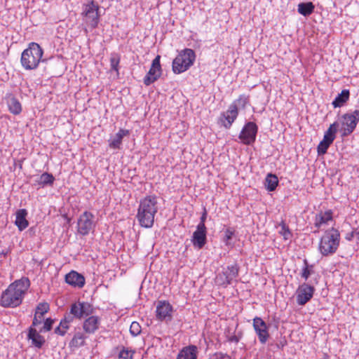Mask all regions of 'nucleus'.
I'll use <instances>...</instances> for the list:
<instances>
[{
    "label": "nucleus",
    "instance_id": "1",
    "mask_svg": "<svg viewBox=\"0 0 359 359\" xmlns=\"http://www.w3.org/2000/svg\"><path fill=\"white\" fill-rule=\"evenodd\" d=\"M29 285V280L27 278H22L11 283L1 295V306L13 308L19 306Z\"/></svg>",
    "mask_w": 359,
    "mask_h": 359
},
{
    "label": "nucleus",
    "instance_id": "2",
    "mask_svg": "<svg viewBox=\"0 0 359 359\" xmlns=\"http://www.w3.org/2000/svg\"><path fill=\"white\" fill-rule=\"evenodd\" d=\"M157 198L154 196H148L140 202L137 218L140 224L145 228L152 226L154 217L158 211Z\"/></svg>",
    "mask_w": 359,
    "mask_h": 359
},
{
    "label": "nucleus",
    "instance_id": "3",
    "mask_svg": "<svg viewBox=\"0 0 359 359\" xmlns=\"http://www.w3.org/2000/svg\"><path fill=\"white\" fill-rule=\"evenodd\" d=\"M43 54V50L38 43H30L28 48L22 53L20 59L22 66L27 70L36 69L41 60Z\"/></svg>",
    "mask_w": 359,
    "mask_h": 359
},
{
    "label": "nucleus",
    "instance_id": "4",
    "mask_svg": "<svg viewBox=\"0 0 359 359\" xmlns=\"http://www.w3.org/2000/svg\"><path fill=\"white\" fill-rule=\"evenodd\" d=\"M340 233L334 228H332L325 232L320 238L318 249L323 256H329L334 254L339 245Z\"/></svg>",
    "mask_w": 359,
    "mask_h": 359
},
{
    "label": "nucleus",
    "instance_id": "5",
    "mask_svg": "<svg viewBox=\"0 0 359 359\" xmlns=\"http://www.w3.org/2000/svg\"><path fill=\"white\" fill-rule=\"evenodd\" d=\"M196 60L195 52L190 48H185L180 52L172 61V71L175 74H180L187 71L193 65Z\"/></svg>",
    "mask_w": 359,
    "mask_h": 359
},
{
    "label": "nucleus",
    "instance_id": "6",
    "mask_svg": "<svg viewBox=\"0 0 359 359\" xmlns=\"http://www.w3.org/2000/svg\"><path fill=\"white\" fill-rule=\"evenodd\" d=\"M99 6L93 1L83 6L82 15L85 22L91 28H95L99 22Z\"/></svg>",
    "mask_w": 359,
    "mask_h": 359
},
{
    "label": "nucleus",
    "instance_id": "7",
    "mask_svg": "<svg viewBox=\"0 0 359 359\" xmlns=\"http://www.w3.org/2000/svg\"><path fill=\"white\" fill-rule=\"evenodd\" d=\"M339 124L337 122L332 123L325 133L323 139L318 145L317 150L319 155L325 154L330 144L336 137Z\"/></svg>",
    "mask_w": 359,
    "mask_h": 359
},
{
    "label": "nucleus",
    "instance_id": "8",
    "mask_svg": "<svg viewBox=\"0 0 359 359\" xmlns=\"http://www.w3.org/2000/svg\"><path fill=\"white\" fill-rule=\"evenodd\" d=\"M359 121V111L355 110L351 114H346L341 117L342 135H350L355 128Z\"/></svg>",
    "mask_w": 359,
    "mask_h": 359
},
{
    "label": "nucleus",
    "instance_id": "9",
    "mask_svg": "<svg viewBox=\"0 0 359 359\" xmlns=\"http://www.w3.org/2000/svg\"><path fill=\"white\" fill-rule=\"evenodd\" d=\"M93 219L94 215L90 212L86 211L81 215L77 222L78 232L83 236L88 235L95 226Z\"/></svg>",
    "mask_w": 359,
    "mask_h": 359
},
{
    "label": "nucleus",
    "instance_id": "10",
    "mask_svg": "<svg viewBox=\"0 0 359 359\" xmlns=\"http://www.w3.org/2000/svg\"><path fill=\"white\" fill-rule=\"evenodd\" d=\"M160 55H157L152 61L151 68L144 78V83L146 86H149L161 76L162 69L160 64Z\"/></svg>",
    "mask_w": 359,
    "mask_h": 359
},
{
    "label": "nucleus",
    "instance_id": "11",
    "mask_svg": "<svg viewBox=\"0 0 359 359\" xmlns=\"http://www.w3.org/2000/svg\"><path fill=\"white\" fill-rule=\"evenodd\" d=\"M257 133V125L253 122H248L243 127L238 137L243 144H250L255 141Z\"/></svg>",
    "mask_w": 359,
    "mask_h": 359
},
{
    "label": "nucleus",
    "instance_id": "12",
    "mask_svg": "<svg viewBox=\"0 0 359 359\" xmlns=\"http://www.w3.org/2000/svg\"><path fill=\"white\" fill-rule=\"evenodd\" d=\"M70 313L75 318L81 319L93 313V307L88 302H76L71 306Z\"/></svg>",
    "mask_w": 359,
    "mask_h": 359
},
{
    "label": "nucleus",
    "instance_id": "13",
    "mask_svg": "<svg viewBox=\"0 0 359 359\" xmlns=\"http://www.w3.org/2000/svg\"><path fill=\"white\" fill-rule=\"evenodd\" d=\"M314 292V287L304 283L301 285L297 291V302L300 306L304 305L313 297Z\"/></svg>",
    "mask_w": 359,
    "mask_h": 359
},
{
    "label": "nucleus",
    "instance_id": "14",
    "mask_svg": "<svg viewBox=\"0 0 359 359\" xmlns=\"http://www.w3.org/2000/svg\"><path fill=\"white\" fill-rule=\"evenodd\" d=\"M253 327L260 343L264 344L269 337L266 324L261 318L256 317L253 319Z\"/></svg>",
    "mask_w": 359,
    "mask_h": 359
},
{
    "label": "nucleus",
    "instance_id": "15",
    "mask_svg": "<svg viewBox=\"0 0 359 359\" xmlns=\"http://www.w3.org/2000/svg\"><path fill=\"white\" fill-rule=\"evenodd\" d=\"M156 318L160 320H170L172 306L166 301H159L156 306Z\"/></svg>",
    "mask_w": 359,
    "mask_h": 359
},
{
    "label": "nucleus",
    "instance_id": "16",
    "mask_svg": "<svg viewBox=\"0 0 359 359\" xmlns=\"http://www.w3.org/2000/svg\"><path fill=\"white\" fill-rule=\"evenodd\" d=\"M206 226L197 225L196 230L194 232L191 241L193 245L201 249L206 243Z\"/></svg>",
    "mask_w": 359,
    "mask_h": 359
},
{
    "label": "nucleus",
    "instance_id": "17",
    "mask_svg": "<svg viewBox=\"0 0 359 359\" xmlns=\"http://www.w3.org/2000/svg\"><path fill=\"white\" fill-rule=\"evenodd\" d=\"M237 116V106L234 104H232L229 106V109L224 114H223L222 116L220 118V121L226 128H229L232 123L236 118Z\"/></svg>",
    "mask_w": 359,
    "mask_h": 359
},
{
    "label": "nucleus",
    "instance_id": "18",
    "mask_svg": "<svg viewBox=\"0 0 359 359\" xmlns=\"http://www.w3.org/2000/svg\"><path fill=\"white\" fill-rule=\"evenodd\" d=\"M65 281L69 285L74 287H83L85 284V278L80 273L72 271L65 276Z\"/></svg>",
    "mask_w": 359,
    "mask_h": 359
},
{
    "label": "nucleus",
    "instance_id": "19",
    "mask_svg": "<svg viewBox=\"0 0 359 359\" xmlns=\"http://www.w3.org/2000/svg\"><path fill=\"white\" fill-rule=\"evenodd\" d=\"M5 100L9 111L15 115L20 114L22 111V106L19 100L12 94H7Z\"/></svg>",
    "mask_w": 359,
    "mask_h": 359
},
{
    "label": "nucleus",
    "instance_id": "20",
    "mask_svg": "<svg viewBox=\"0 0 359 359\" xmlns=\"http://www.w3.org/2000/svg\"><path fill=\"white\" fill-rule=\"evenodd\" d=\"M100 323L99 317L91 316L85 320L83 328L86 333L93 334L99 328Z\"/></svg>",
    "mask_w": 359,
    "mask_h": 359
},
{
    "label": "nucleus",
    "instance_id": "21",
    "mask_svg": "<svg viewBox=\"0 0 359 359\" xmlns=\"http://www.w3.org/2000/svg\"><path fill=\"white\" fill-rule=\"evenodd\" d=\"M74 318H75V317L72 315L71 313L65 316V318L61 320L59 326L55 328V333L64 336L69 328V324L73 321Z\"/></svg>",
    "mask_w": 359,
    "mask_h": 359
},
{
    "label": "nucleus",
    "instance_id": "22",
    "mask_svg": "<svg viewBox=\"0 0 359 359\" xmlns=\"http://www.w3.org/2000/svg\"><path fill=\"white\" fill-rule=\"evenodd\" d=\"M28 339L32 340V344L36 348H41L45 343L44 337L32 326L29 329Z\"/></svg>",
    "mask_w": 359,
    "mask_h": 359
},
{
    "label": "nucleus",
    "instance_id": "23",
    "mask_svg": "<svg viewBox=\"0 0 359 359\" xmlns=\"http://www.w3.org/2000/svg\"><path fill=\"white\" fill-rule=\"evenodd\" d=\"M27 212L25 209H20L16 212L15 225L20 231H22L28 226L29 222L26 219Z\"/></svg>",
    "mask_w": 359,
    "mask_h": 359
},
{
    "label": "nucleus",
    "instance_id": "24",
    "mask_svg": "<svg viewBox=\"0 0 359 359\" xmlns=\"http://www.w3.org/2000/svg\"><path fill=\"white\" fill-rule=\"evenodd\" d=\"M129 134L128 130L121 129L115 135L114 138L109 142V147L113 149H118L122 142V140L124 136H126Z\"/></svg>",
    "mask_w": 359,
    "mask_h": 359
},
{
    "label": "nucleus",
    "instance_id": "25",
    "mask_svg": "<svg viewBox=\"0 0 359 359\" xmlns=\"http://www.w3.org/2000/svg\"><path fill=\"white\" fill-rule=\"evenodd\" d=\"M239 267L238 264H235L231 266H228L224 269L222 273L225 274L227 279L232 283V281L238 276Z\"/></svg>",
    "mask_w": 359,
    "mask_h": 359
},
{
    "label": "nucleus",
    "instance_id": "26",
    "mask_svg": "<svg viewBox=\"0 0 359 359\" xmlns=\"http://www.w3.org/2000/svg\"><path fill=\"white\" fill-rule=\"evenodd\" d=\"M349 98V91L348 90H343L332 102V105L334 107H341Z\"/></svg>",
    "mask_w": 359,
    "mask_h": 359
},
{
    "label": "nucleus",
    "instance_id": "27",
    "mask_svg": "<svg viewBox=\"0 0 359 359\" xmlns=\"http://www.w3.org/2000/svg\"><path fill=\"white\" fill-rule=\"evenodd\" d=\"M195 348L194 346L184 348L179 353L177 359H196V355Z\"/></svg>",
    "mask_w": 359,
    "mask_h": 359
},
{
    "label": "nucleus",
    "instance_id": "28",
    "mask_svg": "<svg viewBox=\"0 0 359 359\" xmlns=\"http://www.w3.org/2000/svg\"><path fill=\"white\" fill-rule=\"evenodd\" d=\"M278 177L273 174H268L266 179H265V187L266 189L269 191H274L278 186Z\"/></svg>",
    "mask_w": 359,
    "mask_h": 359
},
{
    "label": "nucleus",
    "instance_id": "29",
    "mask_svg": "<svg viewBox=\"0 0 359 359\" xmlns=\"http://www.w3.org/2000/svg\"><path fill=\"white\" fill-rule=\"evenodd\" d=\"M314 8L312 2L301 3L298 5V12L304 16H308L313 12Z\"/></svg>",
    "mask_w": 359,
    "mask_h": 359
},
{
    "label": "nucleus",
    "instance_id": "30",
    "mask_svg": "<svg viewBox=\"0 0 359 359\" xmlns=\"http://www.w3.org/2000/svg\"><path fill=\"white\" fill-rule=\"evenodd\" d=\"M332 213L330 212H325L324 213H320L316 216L315 225L317 227L320 226L323 224L327 223L332 220Z\"/></svg>",
    "mask_w": 359,
    "mask_h": 359
},
{
    "label": "nucleus",
    "instance_id": "31",
    "mask_svg": "<svg viewBox=\"0 0 359 359\" xmlns=\"http://www.w3.org/2000/svg\"><path fill=\"white\" fill-rule=\"evenodd\" d=\"M86 337L81 332H77L74 334V337L70 341V346L74 347H79L84 344Z\"/></svg>",
    "mask_w": 359,
    "mask_h": 359
},
{
    "label": "nucleus",
    "instance_id": "32",
    "mask_svg": "<svg viewBox=\"0 0 359 359\" xmlns=\"http://www.w3.org/2000/svg\"><path fill=\"white\" fill-rule=\"evenodd\" d=\"M304 267L302 269V272L301 273V276L304 278L305 280H307L310 275L313 273V266L309 265L307 259L304 260Z\"/></svg>",
    "mask_w": 359,
    "mask_h": 359
},
{
    "label": "nucleus",
    "instance_id": "33",
    "mask_svg": "<svg viewBox=\"0 0 359 359\" xmlns=\"http://www.w3.org/2000/svg\"><path fill=\"white\" fill-rule=\"evenodd\" d=\"M53 180L54 177L51 174L44 172L40 175L37 182L39 184L45 185L52 184Z\"/></svg>",
    "mask_w": 359,
    "mask_h": 359
},
{
    "label": "nucleus",
    "instance_id": "34",
    "mask_svg": "<svg viewBox=\"0 0 359 359\" xmlns=\"http://www.w3.org/2000/svg\"><path fill=\"white\" fill-rule=\"evenodd\" d=\"M280 230L279 233L281 234L285 240H288L291 238L292 233L290 231L289 228L286 226V224L282 222L280 224Z\"/></svg>",
    "mask_w": 359,
    "mask_h": 359
},
{
    "label": "nucleus",
    "instance_id": "35",
    "mask_svg": "<svg viewBox=\"0 0 359 359\" xmlns=\"http://www.w3.org/2000/svg\"><path fill=\"white\" fill-rule=\"evenodd\" d=\"M215 283L218 285L226 286L231 284V282L227 279L226 276L224 273H219L215 278Z\"/></svg>",
    "mask_w": 359,
    "mask_h": 359
},
{
    "label": "nucleus",
    "instance_id": "36",
    "mask_svg": "<svg viewBox=\"0 0 359 359\" xmlns=\"http://www.w3.org/2000/svg\"><path fill=\"white\" fill-rule=\"evenodd\" d=\"M134 353L135 351H132L125 347H122L118 353V359H133Z\"/></svg>",
    "mask_w": 359,
    "mask_h": 359
},
{
    "label": "nucleus",
    "instance_id": "37",
    "mask_svg": "<svg viewBox=\"0 0 359 359\" xmlns=\"http://www.w3.org/2000/svg\"><path fill=\"white\" fill-rule=\"evenodd\" d=\"M120 62V57L116 53H113L111 55L110 57V65L111 69L112 70L118 72V66Z\"/></svg>",
    "mask_w": 359,
    "mask_h": 359
},
{
    "label": "nucleus",
    "instance_id": "38",
    "mask_svg": "<svg viewBox=\"0 0 359 359\" xmlns=\"http://www.w3.org/2000/svg\"><path fill=\"white\" fill-rule=\"evenodd\" d=\"M49 310V305L48 303H46V302H43V303H40L36 309V311H35V313H37V314H42V315H44L45 313H46Z\"/></svg>",
    "mask_w": 359,
    "mask_h": 359
},
{
    "label": "nucleus",
    "instance_id": "39",
    "mask_svg": "<svg viewBox=\"0 0 359 359\" xmlns=\"http://www.w3.org/2000/svg\"><path fill=\"white\" fill-rule=\"evenodd\" d=\"M53 323L54 320L51 318H47L43 323V325L39 328V332H43L50 331L52 329Z\"/></svg>",
    "mask_w": 359,
    "mask_h": 359
},
{
    "label": "nucleus",
    "instance_id": "40",
    "mask_svg": "<svg viewBox=\"0 0 359 359\" xmlns=\"http://www.w3.org/2000/svg\"><path fill=\"white\" fill-rule=\"evenodd\" d=\"M130 332L133 336H137L141 332V327L137 322H133L130 327Z\"/></svg>",
    "mask_w": 359,
    "mask_h": 359
},
{
    "label": "nucleus",
    "instance_id": "41",
    "mask_svg": "<svg viewBox=\"0 0 359 359\" xmlns=\"http://www.w3.org/2000/svg\"><path fill=\"white\" fill-rule=\"evenodd\" d=\"M235 231L232 228H227L224 231V241L226 245L229 244V241L232 238V236L234 235Z\"/></svg>",
    "mask_w": 359,
    "mask_h": 359
},
{
    "label": "nucleus",
    "instance_id": "42",
    "mask_svg": "<svg viewBox=\"0 0 359 359\" xmlns=\"http://www.w3.org/2000/svg\"><path fill=\"white\" fill-rule=\"evenodd\" d=\"M43 320H44L43 315L39 314H39L35 313L32 326L36 327V326L41 325L43 323Z\"/></svg>",
    "mask_w": 359,
    "mask_h": 359
},
{
    "label": "nucleus",
    "instance_id": "43",
    "mask_svg": "<svg viewBox=\"0 0 359 359\" xmlns=\"http://www.w3.org/2000/svg\"><path fill=\"white\" fill-rule=\"evenodd\" d=\"M355 236H357L358 238L359 239V231L357 230H353L351 232L346 233L345 238L347 241H351Z\"/></svg>",
    "mask_w": 359,
    "mask_h": 359
},
{
    "label": "nucleus",
    "instance_id": "44",
    "mask_svg": "<svg viewBox=\"0 0 359 359\" xmlns=\"http://www.w3.org/2000/svg\"><path fill=\"white\" fill-rule=\"evenodd\" d=\"M206 217H207V213H206V211L205 210L204 212L203 213L202 216L201 217V221L198 225L202 224L203 226H205V222L206 219Z\"/></svg>",
    "mask_w": 359,
    "mask_h": 359
},
{
    "label": "nucleus",
    "instance_id": "45",
    "mask_svg": "<svg viewBox=\"0 0 359 359\" xmlns=\"http://www.w3.org/2000/svg\"><path fill=\"white\" fill-rule=\"evenodd\" d=\"M237 101L238 102H242L243 105L244 106L247 102V98L244 96H241Z\"/></svg>",
    "mask_w": 359,
    "mask_h": 359
}]
</instances>
